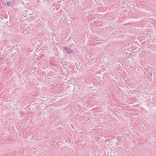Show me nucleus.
I'll return each instance as SVG.
<instances>
[{
    "label": "nucleus",
    "mask_w": 156,
    "mask_h": 156,
    "mask_svg": "<svg viewBox=\"0 0 156 156\" xmlns=\"http://www.w3.org/2000/svg\"><path fill=\"white\" fill-rule=\"evenodd\" d=\"M64 49L67 52H68L70 53H71L72 52V51L69 48H67L65 47H64Z\"/></svg>",
    "instance_id": "1"
}]
</instances>
